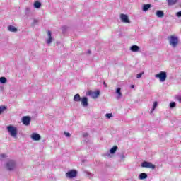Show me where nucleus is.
I'll use <instances>...</instances> for the list:
<instances>
[{
  "label": "nucleus",
  "mask_w": 181,
  "mask_h": 181,
  "mask_svg": "<svg viewBox=\"0 0 181 181\" xmlns=\"http://www.w3.org/2000/svg\"><path fill=\"white\" fill-rule=\"evenodd\" d=\"M7 130L13 138H16V136L18 135V129L16 127L9 125L7 127Z\"/></svg>",
  "instance_id": "f257e3e1"
},
{
  "label": "nucleus",
  "mask_w": 181,
  "mask_h": 181,
  "mask_svg": "<svg viewBox=\"0 0 181 181\" xmlns=\"http://www.w3.org/2000/svg\"><path fill=\"white\" fill-rule=\"evenodd\" d=\"M170 45L173 46V47H176L177 46V44L179 43V39L175 35H171L168 37Z\"/></svg>",
  "instance_id": "f03ea898"
},
{
  "label": "nucleus",
  "mask_w": 181,
  "mask_h": 181,
  "mask_svg": "<svg viewBox=\"0 0 181 181\" xmlns=\"http://www.w3.org/2000/svg\"><path fill=\"white\" fill-rule=\"evenodd\" d=\"M155 77L158 78L160 81L163 83V81H165L166 80V77H168V76L166 75V72L161 71L159 74H156Z\"/></svg>",
  "instance_id": "7ed1b4c3"
},
{
  "label": "nucleus",
  "mask_w": 181,
  "mask_h": 181,
  "mask_svg": "<svg viewBox=\"0 0 181 181\" xmlns=\"http://www.w3.org/2000/svg\"><path fill=\"white\" fill-rule=\"evenodd\" d=\"M66 176L69 177V179H73V177L77 176V170H71L66 173Z\"/></svg>",
  "instance_id": "20e7f679"
},
{
  "label": "nucleus",
  "mask_w": 181,
  "mask_h": 181,
  "mask_svg": "<svg viewBox=\"0 0 181 181\" xmlns=\"http://www.w3.org/2000/svg\"><path fill=\"white\" fill-rule=\"evenodd\" d=\"M141 168H147L148 169H155V165L148 161H144L141 164Z\"/></svg>",
  "instance_id": "39448f33"
},
{
  "label": "nucleus",
  "mask_w": 181,
  "mask_h": 181,
  "mask_svg": "<svg viewBox=\"0 0 181 181\" xmlns=\"http://www.w3.org/2000/svg\"><path fill=\"white\" fill-rule=\"evenodd\" d=\"M88 95H90V97H92V98H98V97L100 96V90H97L95 91H92V90H89L88 92Z\"/></svg>",
  "instance_id": "423d86ee"
},
{
  "label": "nucleus",
  "mask_w": 181,
  "mask_h": 181,
  "mask_svg": "<svg viewBox=\"0 0 181 181\" xmlns=\"http://www.w3.org/2000/svg\"><path fill=\"white\" fill-rule=\"evenodd\" d=\"M15 166H16V165L13 160H10L6 163V168L8 170H13L15 169Z\"/></svg>",
  "instance_id": "0eeeda50"
},
{
  "label": "nucleus",
  "mask_w": 181,
  "mask_h": 181,
  "mask_svg": "<svg viewBox=\"0 0 181 181\" xmlns=\"http://www.w3.org/2000/svg\"><path fill=\"white\" fill-rule=\"evenodd\" d=\"M22 122L24 125H30V117L29 116H24L22 119Z\"/></svg>",
  "instance_id": "6e6552de"
},
{
  "label": "nucleus",
  "mask_w": 181,
  "mask_h": 181,
  "mask_svg": "<svg viewBox=\"0 0 181 181\" xmlns=\"http://www.w3.org/2000/svg\"><path fill=\"white\" fill-rule=\"evenodd\" d=\"M120 19L124 23H129L131 22L126 14H120Z\"/></svg>",
  "instance_id": "1a4fd4ad"
},
{
  "label": "nucleus",
  "mask_w": 181,
  "mask_h": 181,
  "mask_svg": "<svg viewBox=\"0 0 181 181\" xmlns=\"http://www.w3.org/2000/svg\"><path fill=\"white\" fill-rule=\"evenodd\" d=\"M81 102L83 107H87L88 105V99H87V97L82 98Z\"/></svg>",
  "instance_id": "9d476101"
},
{
  "label": "nucleus",
  "mask_w": 181,
  "mask_h": 181,
  "mask_svg": "<svg viewBox=\"0 0 181 181\" xmlns=\"http://www.w3.org/2000/svg\"><path fill=\"white\" fill-rule=\"evenodd\" d=\"M31 138L33 141H40V135L37 133H33Z\"/></svg>",
  "instance_id": "9b49d317"
},
{
  "label": "nucleus",
  "mask_w": 181,
  "mask_h": 181,
  "mask_svg": "<svg viewBox=\"0 0 181 181\" xmlns=\"http://www.w3.org/2000/svg\"><path fill=\"white\" fill-rule=\"evenodd\" d=\"M47 35L49 38L47 40V43L50 45V43H52V40H53V37H52V32L47 31Z\"/></svg>",
  "instance_id": "f8f14e48"
},
{
  "label": "nucleus",
  "mask_w": 181,
  "mask_h": 181,
  "mask_svg": "<svg viewBox=\"0 0 181 181\" xmlns=\"http://www.w3.org/2000/svg\"><path fill=\"white\" fill-rule=\"evenodd\" d=\"M148 177V174L145 173H141L139 175V179L140 180H144V179H146Z\"/></svg>",
  "instance_id": "ddd939ff"
},
{
  "label": "nucleus",
  "mask_w": 181,
  "mask_h": 181,
  "mask_svg": "<svg viewBox=\"0 0 181 181\" xmlns=\"http://www.w3.org/2000/svg\"><path fill=\"white\" fill-rule=\"evenodd\" d=\"M130 50L134 52H139V47L138 45H132L130 47Z\"/></svg>",
  "instance_id": "4468645a"
},
{
  "label": "nucleus",
  "mask_w": 181,
  "mask_h": 181,
  "mask_svg": "<svg viewBox=\"0 0 181 181\" xmlns=\"http://www.w3.org/2000/svg\"><path fill=\"white\" fill-rule=\"evenodd\" d=\"M74 101H76V103H80V101H81V97H80V94L77 93L74 95Z\"/></svg>",
  "instance_id": "2eb2a0df"
},
{
  "label": "nucleus",
  "mask_w": 181,
  "mask_h": 181,
  "mask_svg": "<svg viewBox=\"0 0 181 181\" xmlns=\"http://www.w3.org/2000/svg\"><path fill=\"white\" fill-rule=\"evenodd\" d=\"M156 16H158V18H163V16H165V13H163V11H158L156 13Z\"/></svg>",
  "instance_id": "dca6fc26"
},
{
  "label": "nucleus",
  "mask_w": 181,
  "mask_h": 181,
  "mask_svg": "<svg viewBox=\"0 0 181 181\" xmlns=\"http://www.w3.org/2000/svg\"><path fill=\"white\" fill-rule=\"evenodd\" d=\"M8 30H9V32H18V28L13 25H9L8 27Z\"/></svg>",
  "instance_id": "f3484780"
},
{
  "label": "nucleus",
  "mask_w": 181,
  "mask_h": 181,
  "mask_svg": "<svg viewBox=\"0 0 181 181\" xmlns=\"http://www.w3.org/2000/svg\"><path fill=\"white\" fill-rule=\"evenodd\" d=\"M41 7H42V3H40L38 1H36L35 2H34V8H35L36 9H39Z\"/></svg>",
  "instance_id": "a211bd4d"
},
{
  "label": "nucleus",
  "mask_w": 181,
  "mask_h": 181,
  "mask_svg": "<svg viewBox=\"0 0 181 181\" xmlns=\"http://www.w3.org/2000/svg\"><path fill=\"white\" fill-rule=\"evenodd\" d=\"M150 8H151V4H144L142 9L144 12H146L147 11H149Z\"/></svg>",
  "instance_id": "6ab92c4d"
},
{
  "label": "nucleus",
  "mask_w": 181,
  "mask_h": 181,
  "mask_svg": "<svg viewBox=\"0 0 181 181\" xmlns=\"http://www.w3.org/2000/svg\"><path fill=\"white\" fill-rule=\"evenodd\" d=\"M177 2V0H168V4L170 6H172L173 5H175Z\"/></svg>",
  "instance_id": "aec40b11"
},
{
  "label": "nucleus",
  "mask_w": 181,
  "mask_h": 181,
  "mask_svg": "<svg viewBox=\"0 0 181 181\" xmlns=\"http://www.w3.org/2000/svg\"><path fill=\"white\" fill-rule=\"evenodd\" d=\"M118 149V146H114L110 151V153L114 154L115 152H117V150Z\"/></svg>",
  "instance_id": "412c9836"
},
{
  "label": "nucleus",
  "mask_w": 181,
  "mask_h": 181,
  "mask_svg": "<svg viewBox=\"0 0 181 181\" xmlns=\"http://www.w3.org/2000/svg\"><path fill=\"white\" fill-rule=\"evenodd\" d=\"M116 93L117 94H118V97L119 98L122 97V93H121V88H118L117 90H116Z\"/></svg>",
  "instance_id": "4be33fe9"
},
{
  "label": "nucleus",
  "mask_w": 181,
  "mask_h": 181,
  "mask_svg": "<svg viewBox=\"0 0 181 181\" xmlns=\"http://www.w3.org/2000/svg\"><path fill=\"white\" fill-rule=\"evenodd\" d=\"M156 107H158V102L155 101L151 109V112H153V111H155V108H156Z\"/></svg>",
  "instance_id": "5701e85b"
},
{
  "label": "nucleus",
  "mask_w": 181,
  "mask_h": 181,
  "mask_svg": "<svg viewBox=\"0 0 181 181\" xmlns=\"http://www.w3.org/2000/svg\"><path fill=\"white\" fill-rule=\"evenodd\" d=\"M0 83L1 84H5V83H6V78L5 77H1L0 78Z\"/></svg>",
  "instance_id": "b1692460"
},
{
  "label": "nucleus",
  "mask_w": 181,
  "mask_h": 181,
  "mask_svg": "<svg viewBox=\"0 0 181 181\" xmlns=\"http://www.w3.org/2000/svg\"><path fill=\"white\" fill-rule=\"evenodd\" d=\"M5 110H6V106H0V114H2V112H4Z\"/></svg>",
  "instance_id": "393cba45"
},
{
  "label": "nucleus",
  "mask_w": 181,
  "mask_h": 181,
  "mask_svg": "<svg viewBox=\"0 0 181 181\" xmlns=\"http://www.w3.org/2000/svg\"><path fill=\"white\" fill-rule=\"evenodd\" d=\"M175 107H176V103H175V102L170 103V108H175Z\"/></svg>",
  "instance_id": "a878e982"
},
{
  "label": "nucleus",
  "mask_w": 181,
  "mask_h": 181,
  "mask_svg": "<svg viewBox=\"0 0 181 181\" xmlns=\"http://www.w3.org/2000/svg\"><path fill=\"white\" fill-rule=\"evenodd\" d=\"M105 117H106L107 118H112V113H107V114L105 115Z\"/></svg>",
  "instance_id": "bb28decb"
},
{
  "label": "nucleus",
  "mask_w": 181,
  "mask_h": 181,
  "mask_svg": "<svg viewBox=\"0 0 181 181\" xmlns=\"http://www.w3.org/2000/svg\"><path fill=\"white\" fill-rule=\"evenodd\" d=\"M142 74H144V73L138 74L136 75V78H141V77H142Z\"/></svg>",
  "instance_id": "cd10ccee"
},
{
  "label": "nucleus",
  "mask_w": 181,
  "mask_h": 181,
  "mask_svg": "<svg viewBox=\"0 0 181 181\" xmlns=\"http://www.w3.org/2000/svg\"><path fill=\"white\" fill-rule=\"evenodd\" d=\"M64 135L66 136H67V138H70V133H69V132H64Z\"/></svg>",
  "instance_id": "c85d7f7f"
},
{
  "label": "nucleus",
  "mask_w": 181,
  "mask_h": 181,
  "mask_svg": "<svg viewBox=\"0 0 181 181\" xmlns=\"http://www.w3.org/2000/svg\"><path fill=\"white\" fill-rule=\"evenodd\" d=\"M176 98L179 101V103H181V96H177Z\"/></svg>",
  "instance_id": "c756f323"
},
{
  "label": "nucleus",
  "mask_w": 181,
  "mask_h": 181,
  "mask_svg": "<svg viewBox=\"0 0 181 181\" xmlns=\"http://www.w3.org/2000/svg\"><path fill=\"white\" fill-rule=\"evenodd\" d=\"M177 16H178V18L181 17V11L177 13Z\"/></svg>",
  "instance_id": "7c9ffc66"
},
{
  "label": "nucleus",
  "mask_w": 181,
  "mask_h": 181,
  "mask_svg": "<svg viewBox=\"0 0 181 181\" xmlns=\"http://www.w3.org/2000/svg\"><path fill=\"white\" fill-rule=\"evenodd\" d=\"M83 136H84V138H86V136H88V134L85 133V134H83Z\"/></svg>",
  "instance_id": "2f4dec72"
},
{
  "label": "nucleus",
  "mask_w": 181,
  "mask_h": 181,
  "mask_svg": "<svg viewBox=\"0 0 181 181\" xmlns=\"http://www.w3.org/2000/svg\"><path fill=\"white\" fill-rule=\"evenodd\" d=\"M130 88H135V85H131Z\"/></svg>",
  "instance_id": "473e14b6"
},
{
  "label": "nucleus",
  "mask_w": 181,
  "mask_h": 181,
  "mask_svg": "<svg viewBox=\"0 0 181 181\" xmlns=\"http://www.w3.org/2000/svg\"><path fill=\"white\" fill-rule=\"evenodd\" d=\"M5 154H2L1 156V158H5Z\"/></svg>",
  "instance_id": "72a5a7b5"
},
{
  "label": "nucleus",
  "mask_w": 181,
  "mask_h": 181,
  "mask_svg": "<svg viewBox=\"0 0 181 181\" xmlns=\"http://www.w3.org/2000/svg\"><path fill=\"white\" fill-rule=\"evenodd\" d=\"M105 87H107V83H105V82L103 83Z\"/></svg>",
  "instance_id": "f704fd0d"
}]
</instances>
